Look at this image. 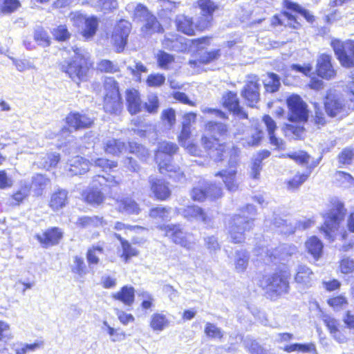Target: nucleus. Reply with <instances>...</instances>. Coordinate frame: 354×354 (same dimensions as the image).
<instances>
[{"instance_id":"nucleus-1","label":"nucleus","mask_w":354,"mask_h":354,"mask_svg":"<svg viewBox=\"0 0 354 354\" xmlns=\"http://www.w3.org/2000/svg\"><path fill=\"white\" fill-rule=\"evenodd\" d=\"M62 56L64 60L59 64L60 70L77 83L85 81L88 71L86 53L82 48L71 47L64 50Z\"/></svg>"},{"instance_id":"nucleus-2","label":"nucleus","mask_w":354,"mask_h":354,"mask_svg":"<svg viewBox=\"0 0 354 354\" xmlns=\"http://www.w3.org/2000/svg\"><path fill=\"white\" fill-rule=\"evenodd\" d=\"M205 130L210 137L203 136L202 143L204 147L208 151L209 157L214 161L218 162L223 159L225 154H228L227 150L230 147L219 142L218 137L226 135L227 127L221 122H209L207 123Z\"/></svg>"},{"instance_id":"nucleus-3","label":"nucleus","mask_w":354,"mask_h":354,"mask_svg":"<svg viewBox=\"0 0 354 354\" xmlns=\"http://www.w3.org/2000/svg\"><path fill=\"white\" fill-rule=\"evenodd\" d=\"M178 149V146L173 142H160L156 151L155 159L161 174H167L169 178L181 182L185 179L184 172L178 166L171 164L172 156Z\"/></svg>"},{"instance_id":"nucleus-4","label":"nucleus","mask_w":354,"mask_h":354,"mask_svg":"<svg viewBox=\"0 0 354 354\" xmlns=\"http://www.w3.org/2000/svg\"><path fill=\"white\" fill-rule=\"evenodd\" d=\"M256 214V209L252 205H247L234 214L229 221L227 230L231 241L234 243H242L245 239V233L253 227V218Z\"/></svg>"},{"instance_id":"nucleus-5","label":"nucleus","mask_w":354,"mask_h":354,"mask_svg":"<svg viewBox=\"0 0 354 354\" xmlns=\"http://www.w3.org/2000/svg\"><path fill=\"white\" fill-rule=\"evenodd\" d=\"M324 106L329 116L342 118L354 110V99L349 95L346 100L339 92L330 89L326 95Z\"/></svg>"},{"instance_id":"nucleus-6","label":"nucleus","mask_w":354,"mask_h":354,"mask_svg":"<svg viewBox=\"0 0 354 354\" xmlns=\"http://www.w3.org/2000/svg\"><path fill=\"white\" fill-rule=\"evenodd\" d=\"M297 252V248L293 245L283 244L278 248H268V247L258 248L255 249V253L260 257L266 264L273 263L276 264L281 260H285L287 257L292 256Z\"/></svg>"},{"instance_id":"nucleus-7","label":"nucleus","mask_w":354,"mask_h":354,"mask_svg":"<svg viewBox=\"0 0 354 354\" xmlns=\"http://www.w3.org/2000/svg\"><path fill=\"white\" fill-rule=\"evenodd\" d=\"M159 229L165 233L174 243L180 245L188 250H192L196 245V241L191 234L182 229L180 225H163Z\"/></svg>"},{"instance_id":"nucleus-8","label":"nucleus","mask_w":354,"mask_h":354,"mask_svg":"<svg viewBox=\"0 0 354 354\" xmlns=\"http://www.w3.org/2000/svg\"><path fill=\"white\" fill-rule=\"evenodd\" d=\"M288 275L285 272H276L272 274L263 275L259 281V285L268 292L276 295L286 293L289 288Z\"/></svg>"},{"instance_id":"nucleus-9","label":"nucleus","mask_w":354,"mask_h":354,"mask_svg":"<svg viewBox=\"0 0 354 354\" xmlns=\"http://www.w3.org/2000/svg\"><path fill=\"white\" fill-rule=\"evenodd\" d=\"M104 109L105 111L110 113L120 112L122 102L118 83L111 77L106 78L104 82Z\"/></svg>"},{"instance_id":"nucleus-10","label":"nucleus","mask_w":354,"mask_h":354,"mask_svg":"<svg viewBox=\"0 0 354 354\" xmlns=\"http://www.w3.org/2000/svg\"><path fill=\"white\" fill-rule=\"evenodd\" d=\"M344 215V205L340 202H337L334 207L324 215V224L321 230L324 232L327 239L333 240L335 230H337Z\"/></svg>"},{"instance_id":"nucleus-11","label":"nucleus","mask_w":354,"mask_h":354,"mask_svg":"<svg viewBox=\"0 0 354 354\" xmlns=\"http://www.w3.org/2000/svg\"><path fill=\"white\" fill-rule=\"evenodd\" d=\"M337 58L344 67L351 68L354 66V41L347 40L342 41L339 39H333L331 41Z\"/></svg>"},{"instance_id":"nucleus-12","label":"nucleus","mask_w":354,"mask_h":354,"mask_svg":"<svg viewBox=\"0 0 354 354\" xmlns=\"http://www.w3.org/2000/svg\"><path fill=\"white\" fill-rule=\"evenodd\" d=\"M176 212L188 221H201L207 227H212L213 226L214 218L213 212H205L197 205H189L185 208H176Z\"/></svg>"},{"instance_id":"nucleus-13","label":"nucleus","mask_w":354,"mask_h":354,"mask_svg":"<svg viewBox=\"0 0 354 354\" xmlns=\"http://www.w3.org/2000/svg\"><path fill=\"white\" fill-rule=\"evenodd\" d=\"M289 110L288 120L290 122H304L308 118L307 104L298 95H292L287 99Z\"/></svg>"},{"instance_id":"nucleus-14","label":"nucleus","mask_w":354,"mask_h":354,"mask_svg":"<svg viewBox=\"0 0 354 354\" xmlns=\"http://www.w3.org/2000/svg\"><path fill=\"white\" fill-rule=\"evenodd\" d=\"M97 183L101 186L107 183L108 186L112 187L118 185L119 181L116 180L113 176L105 177L101 175L95 176L93 180V187L95 189H91L85 194L86 201L93 205L101 204L104 198L102 193L97 188Z\"/></svg>"},{"instance_id":"nucleus-15","label":"nucleus","mask_w":354,"mask_h":354,"mask_svg":"<svg viewBox=\"0 0 354 354\" xmlns=\"http://www.w3.org/2000/svg\"><path fill=\"white\" fill-rule=\"evenodd\" d=\"M271 223L275 228L279 229V232L285 234L294 233L297 229L306 230L313 224L310 219L288 222L287 220L277 216H274Z\"/></svg>"},{"instance_id":"nucleus-16","label":"nucleus","mask_w":354,"mask_h":354,"mask_svg":"<svg viewBox=\"0 0 354 354\" xmlns=\"http://www.w3.org/2000/svg\"><path fill=\"white\" fill-rule=\"evenodd\" d=\"M131 29V24L125 20L120 21L115 26L112 39L118 53H121L124 49Z\"/></svg>"},{"instance_id":"nucleus-17","label":"nucleus","mask_w":354,"mask_h":354,"mask_svg":"<svg viewBox=\"0 0 354 354\" xmlns=\"http://www.w3.org/2000/svg\"><path fill=\"white\" fill-rule=\"evenodd\" d=\"M236 172V160L235 158H231L228 169L218 172L216 176L221 177L226 188L230 192H234L239 187Z\"/></svg>"},{"instance_id":"nucleus-18","label":"nucleus","mask_w":354,"mask_h":354,"mask_svg":"<svg viewBox=\"0 0 354 354\" xmlns=\"http://www.w3.org/2000/svg\"><path fill=\"white\" fill-rule=\"evenodd\" d=\"M259 87L257 76L249 77L247 84L241 93L248 105L253 106L259 100Z\"/></svg>"},{"instance_id":"nucleus-19","label":"nucleus","mask_w":354,"mask_h":354,"mask_svg":"<svg viewBox=\"0 0 354 354\" xmlns=\"http://www.w3.org/2000/svg\"><path fill=\"white\" fill-rule=\"evenodd\" d=\"M331 56L326 54H322L317 58L316 71L319 77L330 80L336 75V71L331 64Z\"/></svg>"},{"instance_id":"nucleus-20","label":"nucleus","mask_w":354,"mask_h":354,"mask_svg":"<svg viewBox=\"0 0 354 354\" xmlns=\"http://www.w3.org/2000/svg\"><path fill=\"white\" fill-rule=\"evenodd\" d=\"M295 281L301 288L311 287L315 281V276L310 268L299 265L295 269Z\"/></svg>"},{"instance_id":"nucleus-21","label":"nucleus","mask_w":354,"mask_h":354,"mask_svg":"<svg viewBox=\"0 0 354 354\" xmlns=\"http://www.w3.org/2000/svg\"><path fill=\"white\" fill-rule=\"evenodd\" d=\"M63 236V232L58 227H53L35 235V238L44 248L58 244Z\"/></svg>"},{"instance_id":"nucleus-22","label":"nucleus","mask_w":354,"mask_h":354,"mask_svg":"<svg viewBox=\"0 0 354 354\" xmlns=\"http://www.w3.org/2000/svg\"><path fill=\"white\" fill-rule=\"evenodd\" d=\"M162 44L165 48L176 52H184L187 48L186 39L174 34L165 35Z\"/></svg>"},{"instance_id":"nucleus-23","label":"nucleus","mask_w":354,"mask_h":354,"mask_svg":"<svg viewBox=\"0 0 354 354\" xmlns=\"http://www.w3.org/2000/svg\"><path fill=\"white\" fill-rule=\"evenodd\" d=\"M149 181L151 189L157 199L165 201L169 197L171 190L163 180L151 176Z\"/></svg>"},{"instance_id":"nucleus-24","label":"nucleus","mask_w":354,"mask_h":354,"mask_svg":"<svg viewBox=\"0 0 354 354\" xmlns=\"http://www.w3.org/2000/svg\"><path fill=\"white\" fill-rule=\"evenodd\" d=\"M89 169V162L82 156L71 158L67 164L68 175L76 176L85 174Z\"/></svg>"},{"instance_id":"nucleus-25","label":"nucleus","mask_w":354,"mask_h":354,"mask_svg":"<svg viewBox=\"0 0 354 354\" xmlns=\"http://www.w3.org/2000/svg\"><path fill=\"white\" fill-rule=\"evenodd\" d=\"M263 122L267 128L270 144L274 146L276 149H285V142L281 138H277L274 135L277 124L274 120L270 115H266L263 118Z\"/></svg>"},{"instance_id":"nucleus-26","label":"nucleus","mask_w":354,"mask_h":354,"mask_svg":"<svg viewBox=\"0 0 354 354\" xmlns=\"http://www.w3.org/2000/svg\"><path fill=\"white\" fill-rule=\"evenodd\" d=\"M66 120L68 126L75 130L89 127L93 122V120L86 114L77 112L71 113Z\"/></svg>"},{"instance_id":"nucleus-27","label":"nucleus","mask_w":354,"mask_h":354,"mask_svg":"<svg viewBox=\"0 0 354 354\" xmlns=\"http://www.w3.org/2000/svg\"><path fill=\"white\" fill-rule=\"evenodd\" d=\"M198 5L202 15L205 17V20L200 23L199 27L201 29L206 28L209 25L212 14L218 8V6L212 0H198Z\"/></svg>"},{"instance_id":"nucleus-28","label":"nucleus","mask_w":354,"mask_h":354,"mask_svg":"<svg viewBox=\"0 0 354 354\" xmlns=\"http://www.w3.org/2000/svg\"><path fill=\"white\" fill-rule=\"evenodd\" d=\"M73 223L79 228L91 229L93 227H104L107 223L102 217L83 216L78 217Z\"/></svg>"},{"instance_id":"nucleus-29","label":"nucleus","mask_w":354,"mask_h":354,"mask_svg":"<svg viewBox=\"0 0 354 354\" xmlns=\"http://www.w3.org/2000/svg\"><path fill=\"white\" fill-rule=\"evenodd\" d=\"M112 297L127 306H131L135 299V290L132 286H124L118 292L113 294Z\"/></svg>"},{"instance_id":"nucleus-30","label":"nucleus","mask_w":354,"mask_h":354,"mask_svg":"<svg viewBox=\"0 0 354 354\" xmlns=\"http://www.w3.org/2000/svg\"><path fill=\"white\" fill-rule=\"evenodd\" d=\"M84 21V27L82 30V35L86 39L92 38L97 31L98 27V19L96 17H80Z\"/></svg>"},{"instance_id":"nucleus-31","label":"nucleus","mask_w":354,"mask_h":354,"mask_svg":"<svg viewBox=\"0 0 354 354\" xmlns=\"http://www.w3.org/2000/svg\"><path fill=\"white\" fill-rule=\"evenodd\" d=\"M145 21L141 28V31L145 36H151L154 33H160L163 32V28L158 21L156 16L151 15Z\"/></svg>"},{"instance_id":"nucleus-32","label":"nucleus","mask_w":354,"mask_h":354,"mask_svg":"<svg viewBox=\"0 0 354 354\" xmlns=\"http://www.w3.org/2000/svg\"><path fill=\"white\" fill-rule=\"evenodd\" d=\"M126 100L128 104L129 111L131 114H136L140 111L141 100L139 93L137 90H127L126 92Z\"/></svg>"},{"instance_id":"nucleus-33","label":"nucleus","mask_w":354,"mask_h":354,"mask_svg":"<svg viewBox=\"0 0 354 354\" xmlns=\"http://www.w3.org/2000/svg\"><path fill=\"white\" fill-rule=\"evenodd\" d=\"M157 13L162 19L169 18L172 12H174L180 3L170 0L157 1Z\"/></svg>"},{"instance_id":"nucleus-34","label":"nucleus","mask_w":354,"mask_h":354,"mask_svg":"<svg viewBox=\"0 0 354 354\" xmlns=\"http://www.w3.org/2000/svg\"><path fill=\"white\" fill-rule=\"evenodd\" d=\"M176 24L178 30L184 34L187 35L194 34V25L192 17L185 15H179L176 16Z\"/></svg>"},{"instance_id":"nucleus-35","label":"nucleus","mask_w":354,"mask_h":354,"mask_svg":"<svg viewBox=\"0 0 354 354\" xmlns=\"http://www.w3.org/2000/svg\"><path fill=\"white\" fill-rule=\"evenodd\" d=\"M19 189L13 194L10 198V205H19L24 199H26L30 192V185L26 180H21Z\"/></svg>"},{"instance_id":"nucleus-36","label":"nucleus","mask_w":354,"mask_h":354,"mask_svg":"<svg viewBox=\"0 0 354 354\" xmlns=\"http://www.w3.org/2000/svg\"><path fill=\"white\" fill-rule=\"evenodd\" d=\"M12 338L9 324L0 320V353H4L8 350L7 344Z\"/></svg>"},{"instance_id":"nucleus-37","label":"nucleus","mask_w":354,"mask_h":354,"mask_svg":"<svg viewBox=\"0 0 354 354\" xmlns=\"http://www.w3.org/2000/svg\"><path fill=\"white\" fill-rule=\"evenodd\" d=\"M250 256L244 250H237L234 256V268L239 273L244 272L248 266Z\"/></svg>"},{"instance_id":"nucleus-38","label":"nucleus","mask_w":354,"mask_h":354,"mask_svg":"<svg viewBox=\"0 0 354 354\" xmlns=\"http://www.w3.org/2000/svg\"><path fill=\"white\" fill-rule=\"evenodd\" d=\"M118 208L120 212L128 214H138L140 207L131 198H124L118 201Z\"/></svg>"},{"instance_id":"nucleus-39","label":"nucleus","mask_w":354,"mask_h":354,"mask_svg":"<svg viewBox=\"0 0 354 354\" xmlns=\"http://www.w3.org/2000/svg\"><path fill=\"white\" fill-rule=\"evenodd\" d=\"M306 247L315 259H318L323 251V243L317 236H311L306 241Z\"/></svg>"},{"instance_id":"nucleus-40","label":"nucleus","mask_w":354,"mask_h":354,"mask_svg":"<svg viewBox=\"0 0 354 354\" xmlns=\"http://www.w3.org/2000/svg\"><path fill=\"white\" fill-rule=\"evenodd\" d=\"M125 143L120 140L110 138L104 142V150L106 153L113 155H119L126 150Z\"/></svg>"},{"instance_id":"nucleus-41","label":"nucleus","mask_w":354,"mask_h":354,"mask_svg":"<svg viewBox=\"0 0 354 354\" xmlns=\"http://www.w3.org/2000/svg\"><path fill=\"white\" fill-rule=\"evenodd\" d=\"M59 161V155L56 153L40 155L37 164L39 167L48 169L56 166Z\"/></svg>"},{"instance_id":"nucleus-42","label":"nucleus","mask_w":354,"mask_h":354,"mask_svg":"<svg viewBox=\"0 0 354 354\" xmlns=\"http://www.w3.org/2000/svg\"><path fill=\"white\" fill-rule=\"evenodd\" d=\"M223 104L229 111L239 114L241 111L239 99L236 93L231 91L225 94L223 97Z\"/></svg>"},{"instance_id":"nucleus-43","label":"nucleus","mask_w":354,"mask_h":354,"mask_svg":"<svg viewBox=\"0 0 354 354\" xmlns=\"http://www.w3.org/2000/svg\"><path fill=\"white\" fill-rule=\"evenodd\" d=\"M101 328L109 335L110 339L113 342H122L125 339L124 332L120 328L111 327L106 321L103 322Z\"/></svg>"},{"instance_id":"nucleus-44","label":"nucleus","mask_w":354,"mask_h":354,"mask_svg":"<svg viewBox=\"0 0 354 354\" xmlns=\"http://www.w3.org/2000/svg\"><path fill=\"white\" fill-rule=\"evenodd\" d=\"M169 320L163 313H154L151 317L150 326L153 330L162 331L169 325Z\"/></svg>"},{"instance_id":"nucleus-45","label":"nucleus","mask_w":354,"mask_h":354,"mask_svg":"<svg viewBox=\"0 0 354 354\" xmlns=\"http://www.w3.org/2000/svg\"><path fill=\"white\" fill-rule=\"evenodd\" d=\"M104 253V248L100 245H93L89 248L86 252V259L90 268L97 265L100 262V257Z\"/></svg>"},{"instance_id":"nucleus-46","label":"nucleus","mask_w":354,"mask_h":354,"mask_svg":"<svg viewBox=\"0 0 354 354\" xmlns=\"http://www.w3.org/2000/svg\"><path fill=\"white\" fill-rule=\"evenodd\" d=\"M115 236L120 241L122 249V253L121 257L123 258L124 261L127 263L129 259L138 255L137 250L132 247L131 245L126 240L122 238L118 234H115Z\"/></svg>"},{"instance_id":"nucleus-47","label":"nucleus","mask_w":354,"mask_h":354,"mask_svg":"<svg viewBox=\"0 0 354 354\" xmlns=\"http://www.w3.org/2000/svg\"><path fill=\"white\" fill-rule=\"evenodd\" d=\"M324 322L328 327L330 333L333 335V336L339 342H344L345 337L341 335L339 330H338V322L329 316H324Z\"/></svg>"},{"instance_id":"nucleus-48","label":"nucleus","mask_w":354,"mask_h":354,"mask_svg":"<svg viewBox=\"0 0 354 354\" xmlns=\"http://www.w3.org/2000/svg\"><path fill=\"white\" fill-rule=\"evenodd\" d=\"M170 214V207L159 206L152 208L150 210L149 216L153 219L165 221L171 218Z\"/></svg>"},{"instance_id":"nucleus-49","label":"nucleus","mask_w":354,"mask_h":354,"mask_svg":"<svg viewBox=\"0 0 354 354\" xmlns=\"http://www.w3.org/2000/svg\"><path fill=\"white\" fill-rule=\"evenodd\" d=\"M67 192L65 190H59L51 196L50 205L53 209H59L66 204Z\"/></svg>"},{"instance_id":"nucleus-50","label":"nucleus","mask_w":354,"mask_h":354,"mask_svg":"<svg viewBox=\"0 0 354 354\" xmlns=\"http://www.w3.org/2000/svg\"><path fill=\"white\" fill-rule=\"evenodd\" d=\"M283 131L286 137L290 139H299L303 136L304 129L299 125L286 124L283 127Z\"/></svg>"},{"instance_id":"nucleus-51","label":"nucleus","mask_w":354,"mask_h":354,"mask_svg":"<svg viewBox=\"0 0 354 354\" xmlns=\"http://www.w3.org/2000/svg\"><path fill=\"white\" fill-rule=\"evenodd\" d=\"M280 84L279 77L273 73H268L267 77L264 80V86L267 92L274 93L277 91Z\"/></svg>"},{"instance_id":"nucleus-52","label":"nucleus","mask_w":354,"mask_h":354,"mask_svg":"<svg viewBox=\"0 0 354 354\" xmlns=\"http://www.w3.org/2000/svg\"><path fill=\"white\" fill-rule=\"evenodd\" d=\"M285 6L288 10H291L301 14L309 23H313L315 20V17L313 15L296 3L290 1H285Z\"/></svg>"},{"instance_id":"nucleus-53","label":"nucleus","mask_w":354,"mask_h":354,"mask_svg":"<svg viewBox=\"0 0 354 354\" xmlns=\"http://www.w3.org/2000/svg\"><path fill=\"white\" fill-rule=\"evenodd\" d=\"M243 344L250 354H269V351L264 349L255 340L251 338L246 337L243 340Z\"/></svg>"},{"instance_id":"nucleus-54","label":"nucleus","mask_w":354,"mask_h":354,"mask_svg":"<svg viewBox=\"0 0 354 354\" xmlns=\"http://www.w3.org/2000/svg\"><path fill=\"white\" fill-rule=\"evenodd\" d=\"M158 66L162 69H168L170 64L174 62V57L165 51L159 50L156 54Z\"/></svg>"},{"instance_id":"nucleus-55","label":"nucleus","mask_w":354,"mask_h":354,"mask_svg":"<svg viewBox=\"0 0 354 354\" xmlns=\"http://www.w3.org/2000/svg\"><path fill=\"white\" fill-rule=\"evenodd\" d=\"M72 271L82 277L87 273V268L82 257L75 256L73 259V263L71 266Z\"/></svg>"},{"instance_id":"nucleus-56","label":"nucleus","mask_w":354,"mask_h":354,"mask_svg":"<svg viewBox=\"0 0 354 354\" xmlns=\"http://www.w3.org/2000/svg\"><path fill=\"white\" fill-rule=\"evenodd\" d=\"M34 39L39 45L42 46H48L50 43L48 33L41 27L35 29Z\"/></svg>"},{"instance_id":"nucleus-57","label":"nucleus","mask_w":354,"mask_h":354,"mask_svg":"<svg viewBox=\"0 0 354 354\" xmlns=\"http://www.w3.org/2000/svg\"><path fill=\"white\" fill-rule=\"evenodd\" d=\"M205 335L212 339H221L223 336V330L215 324L207 322L204 329Z\"/></svg>"},{"instance_id":"nucleus-58","label":"nucleus","mask_w":354,"mask_h":354,"mask_svg":"<svg viewBox=\"0 0 354 354\" xmlns=\"http://www.w3.org/2000/svg\"><path fill=\"white\" fill-rule=\"evenodd\" d=\"M153 15L148 8L142 3H138L134 9L133 18L138 21H145Z\"/></svg>"},{"instance_id":"nucleus-59","label":"nucleus","mask_w":354,"mask_h":354,"mask_svg":"<svg viewBox=\"0 0 354 354\" xmlns=\"http://www.w3.org/2000/svg\"><path fill=\"white\" fill-rule=\"evenodd\" d=\"M129 149L130 153H135L141 159H145L149 155L148 150L142 145L136 142H129Z\"/></svg>"},{"instance_id":"nucleus-60","label":"nucleus","mask_w":354,"mask_h":354,"mask_svg":"<svg viewBox=\"0 0 354 354\" xmlns=\"http://www.w3.org/2000/svg\"><path fill=\"white\" fill-rule=\"evenodd\" d=\"M1 3V10L3 13H11L15 12L19 6V0H0Z\"/></svg>"},{"instance_id":"nucleus-61","label":"nucleus","mask_w":354,"mask_h":354,"mask_svg":"<svg viewBox=\"0 0 354 354\" xmlns=\"http://www.w3.org/2000/svg\"><path fill=\"white\" fill-rule=\"evenodd\" d=\"M12 60L17 69L20 72L35 68L33 62L30 59H17L12 58Z\"/></svg>"},{"instance_id":"nucleus-62","label":"nucleus","mask_w":354,"mask_h":354,"mask_svg":"<svg viewBox=\"0 0 354 354\" xmlns=\"http://www.w3.org/2000/svg\"><path fill=\"white\" fill-rule=\"evenodd\" d=\"M280 158H290L298 163L303 164L308 162L309 156L307 153L300 151L298 152H294L291 153L282 154L279 156Z\"/></svg>"},{"instance_id":"nucleus-63","label":"nucleus","mask_w":354,"mask_h":354,"mask_svg":"<svg viewBox=\"0 0 354 354\" xmlns=\"http://www.w3.org/2000/svg\"><path fill=\"white\" fill-rule=\"evenodd\" d=\"M97 68L106 73H113L118 71L117 64H114L112 62L107 59H102L97 64Z\"/></svg>"},{"instance_id":"nucleus-64","label":"nucleus","mask_w":354,"mask_h":354,"mask_svg":"<svg viewBox=\"0 0 354 354\" xmlns=\"http://www.w3.org/2000/svg\"><path fill=\"white\" fill-rule=\"evenodd\" d=\"M340 270L344 274H350L354 272V260L348 257L342 259L339 265Z\"/></svg>"}]
</instances>
